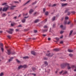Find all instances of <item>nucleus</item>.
Returning a JSON list of instances; mask_svg holds the SVG:
<instances>
[{"mask_svg":"<svg viewBox=\"0 0 76 76\" xmlns=\"http://www.w3.org/2000/svg\"><path fill=\"white\" fill-rule=\"evenodd\" d=\"M7 51L8 55H10V54H16V53L15 52H12L11 53V51L10 50H7Z\"/></svg>","mask_w":76,"mask_h":76,"instance_id":"nucleus-1","label":"nucleus"},{"mask_svg":"<svg viewBox=\"0 0 76 76\" xmlns=\"http://www.w3.org/2000/svg\"><path fill=\"white\" fill-rule=\"evenodd\" d=\"M9 7H4L3 8L2 11L3 12H6V11H7V10H8V9H9Z\"/></svg>","mask_w":76,"mask_h":76,"instance_id":"nucleus-2","label":"nucleus"},{"mask_svg":"<svg viewBox=\"0 0 76 76\" xmlns=\"http://www.w3.org/2000/svg\"><path fill=\"white\" fill-rule=\"evenodd\" d=\"M10 31H8V32L9 34H12V33H13L12 32L14 31L13 29H10Z\"/></svg>","mask_w":76,"mask_h":76,"instance_id":"nucleus-3","label":"nucleus"},{"mask_svg":"<svg viewBox=\"0 0 76 76\" xmlns=\"http://www.w3.org/2000/svg\"><path fill=\"white\" fill-rule=\"evenodd\" d=\"M21 68H23V66H22V65H20L18 67V70H20V69Z\"/></svg>","mask_w":76,"mask_h":76,"instance_id":"nucleus-4","label":"nucleus"},{"mask_svg":"<svg viewBox=\"0 0 76 76\" xmlns=\"http://www.w3.org/2000/svg\"><path fill=\"white\" fill-rule=\"evenodd\" d=\"M31 1V0H28L26 2L25 4H24V5L25 6V5H26V4H27L29 3Z\"/></svg>","mask_w":76,"mask_h":76,"instance_id":"nucleus-5","label":"nucleus"},{"mask_svg":"<svg viewBox=\"0 0 76 76\" xmlns=\"http://www.w3.org/2000/svg\"><path fill=\"white\" fill-rule=\"evenodd\" d=\"M15 7H16V6H12L10 7V9H11V10H13Z\"/></svg>","mask_w":76,"mask_h":76,"instance_id":"nucleus-6","label":"nucleus"},{"mask_svg":"<svg viewBox=\"0 0 76 76\" xmlns=\"http://www.w3.org/2000/svg\"><path fill=\"white\" fill-rule=\"evenodd\" d=\"M33 10L31 9H30V10L29 11V13L30 14H32V12H33Z\"/></svg>","mask_w":76,"mask_h":76,"instance_id":"nucleus-7","label":"nucleus"},{"mask_svg":"<svg viewBox=\"0 0 76 76\" xmlns=\"http://www.w3.org/2000/svg\"><path fill=\"white\" fill-rule=\"evenodd\" d=\"M59 50H60V49L57 48L53 49V51H59Z\"/></svg>","mask_w":76,"mask_h":76,"instance_id":"nucleus-8","label":"nucleus"},{"mask_svg":"<svg viewBox=\"0 0 76 76\" xmlns=\"http://www.w3.org/2000/svg\"><path fill=\"white\" fill-rule=\"evenodd\" d=\"M31 53L32 54H33V55H34V56H35L36 54L35 52L34 51H32L31 52Z\"/></svg>","mask_w":76,"mask_h":76,"instance_id":"nucleus-9","label":"nucleus"},{"mask_svg":"<svg viewBox=\"0 0 76 76\" xmlns=\"http://www.w3.org/2000/svg\"><path fill=\"white\" fill-rule=\"evenodd\" d=\"M13 58H14L13 57L11 58L9 60V62H10V61H12Z\"/></svg>","mask_w":76,"mask_h":76,"instance_id":"nucleus-10","label":"nucleus"},{"mask_svg":"<svg viewBox=\"0 0 76 76\" xmlns=\"http://www.w3.org/2000/svg\"><path fill=\"white\" fill-rule=\"evenodd\" d=\"M60 28H62V29L63 30L64 29H66V27H65L64 28V27L62 25H61L60 26Z\"/></svg>","mask_w":76,"mask_h":76,"instance_id":"nucleus-11","label":"nucleus"},{"mask_svg":"<svg viewBox=\"0 0 76 76\" xmlns=\"http://www.w3.org/2000/svg\"><path fill=\"white\" fill-rule=\"evenodd\" d=\"M23 66V68H24V69H25V68H26V67H28V66L26 65H22Z\"/></svg>","mask_w":76,"mask_h":76,"instance_id":"nucleus-12","label":"nucleus"},{"mask_svg":"<svg viewBox=\"0 0 76 76\" xmlns=\"http://www.w3.org/2000/svg\"><path fill=\"white\" fill-rule=\"evenodd\" d=\"M68 52H69V53H72V52L73 51V50H70V49H68Z\"/></svg>","mask_w":76,"mask_h":76,"instance_id":"nucleus-13","label":"nucleus"},{"mask_svg":"<svg viewBox=\"0 0 76 76\" xmlns=\"http://www.w3.org/2000/svg\"><path fill=\"white\" fill-rule=\"evenodd\" d=\"M39 20L38 19H37L34 21V23H37V22H39Z\"/></svg>","mask_w":76,"mask_h":76,"instance_id":"nucleus-14","label":"nucleus"},{"mask_svg":"<svg viewBox=\"0 0 76 76\" xmlns=\"http://www.w3.org/2000/svg\"><path fill=\"white\" fill-rule=\"evenodd\" d=\"M47 31H48V29L42 30V32H47Z\"/></svg>","mask_w":76,"mask_h":76,"instance_id":"nucleus-15","label":"nucleus"},{"mask_svg":"<svg viewBox=\"0 0 76 76\" xmlns=\"http://www.w3.org/2000/svg\"><path fill=\"white\" fill-rule=\"evenodd\" d=\"M67 5V4H62L61 5L62 6H66V5Z\"/></svg>","mask_w":76,"mask_h":76,"instance_id":"nucleus-16","label":"nucleus"},{"mask_svg":"<svg viewBox=\"0 0 76 76\" xmlns=\"http://www.w3.org/2000/svg\"><path fill=\"white\" fill-rule=\"evenodd\" d=\"M26 20V19H25V18H24L22 20V22H23V23H24V22H25Z\"/></svg>","mask_w":76,"mask_h":76,"instance_id":"nucleus-17","label":"nucleus"},{"mask_svg":"<svg viewBox=\"0 0 76 76\" xmlns=\"http://www.w3.org/2000/svg\"><path fill=\"white\" fill-rule=\"evenodd\" d=\"M6 16V14L4 13L2 14V17H4Z\"/></svg>","mask_w":76,"mask_h":76,"instance_id":"nucleus-18","label":"nucleus"},{"mask_svg":"<svg viewBox=\"0 0 76 76\" xmlns=\"http://www.w3.org/2000/svg\"><path fill=\"white\" fill-rule=\"evenodd\" d=\"M63 73V74H66L67 73V72L66 71H64Z\"/></svg>","mask_w":76,"mask_h":76,"instance_id":"nucleus-19","label":"nucleus"},{"mask_svg":"<svg viewBox=\"0 0 76 76\" xmlns=\"http://www.w3.org/2000/svg\"><path fill=\"white\" fill-rule=\"evenodd\" d=\"M45 15H46V16H47V15H48V12H45Z\"/></svg>","mask_w":76,"mask_h":76,"instance_id":"nucleus-20","label":"nucleus"},{"mask_svg":"<svg viewBox=\"0 0 76 76\" xmlns=\"http://www.w3.org/2000/svg\"><path fill=\"white\" fill-rule=\"evenodd\" d=\"M56 19V17L54 16L53 17L52 19V20H55V19Z\"/></svg>","mask_w":76,"mask_h":76,"instance_id":"nucleus-21","label":"nucleus"},{"mask_svg":"<svg viewBox=\"0 0 76 76\" xmlns=\"http://www.w3.org/2000/svg\"><path fill=\"white\" fill-rule=\"evenodd\" d=\"M69 10V8L66 9L65 11V13H66V12H67L68 11V10Z\"/></svg>","mask_w":76,"mask_h":76,"instance_id":"nucleus-22","label":"nucleus"},{"mask_svg":"<svg viewBox=\"0 0 76 76\" xmlns=\"http://www.w3.org/2000/svg\"><path fill=\"white\" fill-rule=\"evenodd\" d=\"M55 39H56V40L57 41H59V38H58V37H56L55 38Z\"/></svg>","mask_w":76,"mask_h":76,"instance_id":"nucleus-23","label":"nucleus"},{"mask_svg":"<svg viewBox=\"0 0 76 76\" xmlns=\"http://www.w3.org/2000/svg\"><path fill=\"white\" fill-rule=\"evenodd\" d=\"M72 32H73V31L71 30L70 31V33H69V36H70L71 35H72Z\"/></svg>","mask_w":76,"mask_h":76,"instance_id":"nucleus-24","label":"nucleus"},{"mask_svg":"<svg viewBox=\"0 0 76 76\" xmlns=\"http://www.w3.org/2000/svg\"><path fill=\"white\" fill-rule=\"evenodd\" d=\"M4 75V74H3V73L2 72H1L0 74V76H3Z\"/></svg>","mask_w":76,"mask_h":76,"instance_id":"nucleus-25","label":"nucleus"},{"mask_svg":"<svg viewBox=\"0 0 76 76\" xmlns=\"http://www.w3.org/2000/svg\"><path fill=\"white\" fill-rule=\"evenodd\" d=\"M50 53H49L48 54H46V55L47 56H49L50 57H52V56H53V55H52V56H50Z\"/></svg>","mask_w":76,"mask_h":76,"instance_id":"nucleus-26","label":"nucleus"},{"mask_svg":"<svg viewBox=\"0 0 76 76\" xmlns=\"http://www.w3.org/2000/svg\"><path fill=\"white\" fill-rule=\"evenodd\" d=\"M44 63L46 65H48V63H47V61H45L44 62Z\"/></svg>","mask_w":76,"mask_h":76,"instance_id":"nucleus-27","label":"nucleus"},{"mask_svg":"<svg viewBox=\"0 0 76 76\" xmlns=\"http://www.w3.org/2000/svg\"><path fill=\"white\" fill-rule=\"evenodd\" d=\"M43 28H48V26L46 25H45L43 27Z\"/></svg>","mask_w":76,"mask_h":76,"instance_id":"nucleus-28","label":"nucleus"},{"mask_svg":"<svg viewBox=\"0 0 76 76\" xmlns=\"http://www.w3.org/2000/svg\"><path fill=\"white\" fill-rule=\"evenodd\" d=\"M7 4L6 3H4L2 4V6H4V5H6Z\"/></svg>","mask_w":76,"mask_h":76,"instance_id":"nucleus-29","label":"nucleus"},{"mask_svg":"<svg viewBox=\"0 0 76 76\" xmlns=\"http://www.w3.org/2000/svg\"><path fill=\"white\" fill-rule=\"evenodd\" d=\"M15 23H11V26H13V25H15Z\"/></svg>","mask_w":76,"mask_h":76,"instance_id":"nucleus-30","label":"nucleus"},{"mask_svg":"<svg viewBox=\"0 0 76 76\" xmlns=\"http://www.w3.org/2000/svg\"><path fill=\"white\" fill-rule=\"evenodd\" d=\"M71 23V21H69L68 22V23H67V25H69V24H70V23Z\"/></svg>","mask_w":76,"mask_h":76,"instance_id":"nucleus-31","label":"nucleus"},{"mask_svg":"<svg viewBox=\"0 0 76 76\" xmlns=\"http://www.w3.org/2000/svg\"><path fill=\"white\" fill-rule=\"evenodd\" d=\"M28 58V56H25L24 57H23V58Z\"/></svg>","mask_w":76,"mask_h":76,"instance_id":"nucleus-32","label":"nucleus"},{"mask_svg":"<svg viewBox=\"0 0 76 76\" xmlns=\"http://www.w3.org/2000/svg\"><path fill=\"white\" fill-rule=\"evenodd\" d=\"M64 23L65 25H66V24H67V21L66 20L65 21Z\"/></svg>","mask_w":76,"mask_h":76,"instance_id":"nucleus-33","label":"nucleus"},{"mask_svg":"<svg viewBox=\"0 0 76 76\" xmlns=\"http://www.w3.org/2000/svg\"><path fill=\"white\" fill-rule=\"evenodd\" d=\"M69 19V17H66L65 18V19L66 20H67V19Z\"/></svg>","mask_w":76,"mask_h":76,"instance_id":"nucleus-34","label":"nucleus"},{"mask_svg":"<svg viewBox=\"0 0 76 76\" xmlns=\"http://www.w3.org/2000/svg\"><path fill=\"white\" fill-rule=\"evenodd\" d=\"M69 56L70 57H72V56H73V55L72 54H69Z\"/></svg>","mask_w":76,"mask_h":76,"instance_id":"nucleus-35","label":"nucleus"},{"mask_svg":"<svg viewBox=\"0 0 76 76\" xmlns=\"http://www.w3.org/2000/svg\"><path fill=\"white\" fill-rule=\"evenodd\" d=\"M64 71H63V70L61 72H59V73L60 74H61V73H63Z\"/></svg>","mask_w":76,"mask_h":76,"instance_id":"nucleus-36","label":"nucleus"},{"mask_svg":"<svg viewBox=\"0 0 76 76\" xmlns=\"http://www.w3.org/2000/svg\"><path fill=\"white\" fill-rule=\"evenodd\" d=\"M14 3H19V1H15Z\"/></svg>","mask_w":76,"mask_h":76,"instance_id":"nucleus-37","label":"nucleus"},{"mask_svg":"<svg viewBox=\"0 0 76 76\" xmlns=\"http://www.w3.org/2000/svg\"><path fill=\"white\" fill-rule=\"evenodd\" d=\"M64 32V31H61L60 32V33L61 34H63Z\"/></svg>","mask_w":76,"mask_h":76,"instance_id":"nucleus-38","label":"nucleus"},{"mask_svg":"<svg viewBox=\"0 0 76 76\" xmlns=\"http://www.w3.org/2000/svg\"><path fill=\"white\" fill-rule=\"evenodd\" d=\"M55 26H56V24H54L53 26V28H54Z\"/></svg>","mask_w":76,"mask_h":76,"instance_id":"nucleus-39","label":"nucleus"},{"mask_svg":"<svg viewBox=\"0 0 76 76\" xmlns=\"http://www.w3.org/2000/svg\"><path fill=\"white\" fill-rule=\"evenodd\" d=\"M70 15V12H68V15Z\"/></svg>","mask_w":76,"mask_h":76,"instance_id":"nucleus-40","label":"nucleus"},{"mask_svg":"<svg viewBox=\"0 0 76 76\" xmlns=\"http://www.w3.org/2000/svg\"><path fill=\"white\" fill-rule=\"evenodd\" d=\"M60 43V44H63V41H61Z\"/></svg>","mask_w":76,"mask_h":76,"instance_id":"nucleus-41","label":"nucleus"},{"mask_svg":"<svg viewBox=\"0 0 76 76\" xmlns=\"http://www.w3.org/2000/svg\"><path fill=\"white\" fill-rule=\"evenodd\" d=\"M16 60L18 63H20V61H19L17 59V60Z\"/></svg>","mask_w":76,"mask_h":76,"instance_id":"nucleus-42","label":"nucleus"},{"mask_svg":"<svg viewBox=\"0 0 76 76\" xmlns=\"http://www.w3.org/2000/svg\"><path fill=\"white\" fill-rule=\"evenodd\" d=\"M0 45L1 46V47H3V44L2 43H0Z\"/></svg>","mask_w":76,"mask_h":76,"instance_id":"nucleus-43","label":"nucleus"},{"mask_svg":"<svg viewBox=\"0 0 76 76\" xmlns=\"http://www.w3.org/2000/svg\"><path fill=\"white\" fill-rule=\"evenodd\" d=\"M71 13H72V14H75V12L74 11H72Z\"/></svg>","mask_w":76,"mask_h":76,"instance_id":"nucleus-44","label":"nucleus"},{"mask_svg":"<svg viewBox=\"0 0 76 76\" xmlns=\"http://www.w3.org/2000/svg\"><path fill=\"white\" fill-rule=\"evenodd\" d=\"M43 11L44 12H45V8H43Z\"/></svg>","mask_w":76,"mask_h":76,"instance_id":"nucleus-45","label":"nucleus"},{"mask_svg":"<svg viewBox=\"0 0 76 76\" xmlns=\"http://www.w3.org/2000/svg\"><path fill=\"white\" fill-rule=\"evenodd\" d=\"M1 51L3 52V51L4 50V49H3V48H1Z\"/></svg>","mask_w":76,"mask_h":76,"instance_id":"nucleus-46","label":"nucleus"},{"mask_svg":"<svg viewBox=\"0 0 76 76\" xmlns=\"http://www.w3.org/2000/svg\"><path fill=\"white\" fill-rule=\"evenodd\" d=\"M28 15V13H26V14L25 15V14H23V16H27V15Z\"/></svg>","mask_w":76,"mask_h":76,"instance_id":"nucleus-47","label":"nucleus"},{"mask_svg":"<svg viewBox=\"0 0 76 76\" xmlns=\"http://www.w3.org/2000/svg\"><path fill=\"white\" fill-rule=\"evenodd\" d=\"M56 6V4H53L52 5V7H54V6Z\"/></svg>","mask_w":76,"mask_h":76,"instance_id":"nucleus-48","label":"nucleus"},{"mask_svg":"<svg viewBox=\"0 0 76 76\" xmlns=\"http://www.w3.org/2000/svg\"><path fill=\"white\" fill-rule=\"evenodd\" d=\"M34 32L35 33H37V30H34Z\"/></svg>","mask_w":76,"mask_h":76,"instance_id":"nucleus-49","label":"nucleus"},{"mask_svg":"<svg viewBox=\"0 0 76 76\" xmlns=\"http://www.w3.org/2000/svg\"><path fill=\"white\" fill-rule=\"evenodd\" d=\"M32 75H34V76H35L36 75V74H35L32 73Z\"/></svg>","mask_w":76,"mask_h":76,"instance_id":"nucleus-50","label":"nucleus"},{"mask_svg":"<svg viewBox=\"0 0 76 76\" xmlns=\"http://www.w3.org/2000/svg\"><path fill=\"white\" fill-rule=\"evenodd\" d=\"M7 37L9 38L10 39V36H8Z\"/></svg>","mask_w":76,"mask_h":76,"instance_id":"nucleus-51","label":"nucleus"},{"mask_svg":"<svg viewBox=\"0 0 76 76\" xmlns=\"http://www.w3.org/2000/svg\"><path fill=\"white\" fill-rule=\"evenodd\" d=\"M2 10V8H0V11H1Z\"/></svg>","mask_w":76,"mask_h":76,"instance_id":"nucleus-52","label":"nucleus"},{"mask_svg":"<svg viewBox=\"0 0 76 76\" xmlns=\"http://www.w3.org/2000/svg\"><path fill=\"white\" fill-rule=\"evenodd\" d=\"M43 36L44 37H45L46 36V34H43Z\"/></svg>","mask_w":76,"mask_h":76,"instance_id":"nucleus-53","label":"nucleus"},{"mask_svg":"<svg viewBox=\"0 0 76 76\" xmlns=\"http://www.w3.org/2000/svg\"><path fill=\"white\" fill-rule=\"evenodd\" d=\"M51 6V4H50L48 6H49V7H50V6Z\"/></svg>","mask_w":76,"mask_h":76,"instance_id":"nucleus-54","label":"nucleus"},{"mask_svg":"<svg viewBox=\"0 0 76 76\" xmlns=\"http://www.w3.org/2000/svg\"><path fill=\"white\" fill-rule=\"evenodd\" d=\"M63 19H64V17H63V18H61V20H63Z\"/></svg>","mask_w":76,"mask_h":76,"instance_id":"nucleus-55","label":"nucleus"},{"mask_svg":"<svg viewBox=\"0 0 76 76\" xmlns=\"http://www.w3.org/2000/svg\"><path fill=\"white\" fill-rule=\"evenodd\" d=\"M15 31H16V32H17V31H19V30L18 29H16L15 30Z\"/></svg>","mask_w":76,"mask_h":76,"instance_id":"nucleus-56","label":"nucleus"},{"mask_svg":"<svg viewBox=\"0 0 76 76\" xmlns=\"http://www.w3.org/2000/svg\"><path fill=\"white\" fill-rule=\"evenodd\" d=\"M47 20L46 19H45V20H44L45 22H46V21H47Z\"/></svg>","mask_w":76,"mask_h":76,"instance_id":"nucleus-57","label":"nucleus"},{"mask_svg":"<svg viewBox=\"0 0 76 76\" xmlns=\"http://www.w3.org/2000/svg\"><path fill=\"white\" fill-rule=\"evenodd\" d=\"M48 40H50L51 39V38H48Z\"/></svg>","mask_w":76,"mask_h":76,"instance_id":"nucleus-58","label":"nucleus"},{"mask_svg":"<svg viewBox=\"0 0 76 76\" xmlns=\"http://www.w3.org/2000/svg\"><path fill=\"white\" fill-rule=\"evenodd\" d=\"M33 40H35V39H36L35 38H33L32 39Z\"/></svg>","mask_w":76,"mask_h":76,"instance_id":"nucleus-59","label":"nucleus"},{"mask_svg":"<svg viewBox=\"0 0 76 76\" xmlns=\"http://www.w3.org/2000/svg\"><path fill=\"white\" fill-rule=\"evenodd\" d=\"M29 18V17H25L24 18Z\"/></svg>","mask_w":76,"mask_h":76,"instance_id":"nucleus-60","label":"nucleus"},{"mask_svg":"<svg viewBox=\"0 0 76 76\" xmlns=\"http://www.w3.org/2000/svg\"><path fill=\"white\" fill-rule=\"evenodd\" d=\"M18 27H21V26H22L21 25H20L19 26H18Z\"/></svg>","mask_w":76,"mask_h":76,"instance_id":"nucleus-61","label":"nucleus"},{"mask_svg":"<svg viewBox=\"0 0 76 76\" xmlns=\"http://www.w3.org/2000/svg\"><path fill=\"white\" fill-rule=\"evenodd\" d=\"M35 3H36V2H34L32 4H35Z\"/></svg>","mask_w":76,"mask_h":76,"instance_id":"nucleus-62","label":"nucleus"},{"mask_svg":"<svg viewBox=\"0 0 76 76\" xmlns=\"http://www.w3.org/2000/svg\"><path fill=\"white\" fill-rule=\"evenodd\" d=\"M63 38V36H62L61 37H60V38L61 39Z\"/></svg>","mask_w":76,"mask_h":76,"instance_id":"nucleus-63","label":"nucleus"},{"mask_svg":"<svg viewBox=\"0 0 76 76\" xmlns=\"http://www.w3.org/2000/svg\"><path fill=\"white\" fill-rule=\"evenodd\" d=\"M44 59H45V60H47V58H45Z\"/></svg>","mask_w":76,"mask_h":76,"instance_id":"nucleus-64","label":"nucleus"}]
</instances>
